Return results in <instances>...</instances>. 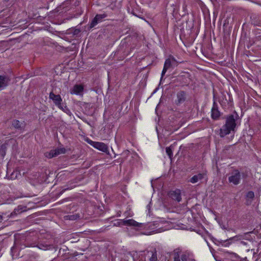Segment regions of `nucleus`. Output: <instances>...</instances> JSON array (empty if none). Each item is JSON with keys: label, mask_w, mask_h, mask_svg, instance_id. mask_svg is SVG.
<instances>
[{"label": "nucleus", "mask_w": 261, "mask_h": 261, "mask_svg": "<svg viewBox=\"0 0 261 261\" xmlns=\"http://www.w3.org/2000/svg\"><path fill=\"white\" fill-rule=\"evenodd\" d=\"M234 115L231 114L226 117L225 124L220 129V136L221 137H224L230 134L231 130H234L237 125L236 119L239 117L238 114L236 112H234Z\"/></svg>", "instance_id": "obj_1"}, {"label": "nucleus", "mask_w": 261, "mask_h": 261, "mask_svg": "<svg viewBox=\"0 0 261 261\" xmlns=\"http://www.w3.org/2000/svg\"><path fill=\"white\" fill-rule=\"evenodd\" d=\"M86 153L85 151L79 146L66 148V160H76Z\"/></svg>", "instance_id": "obj_2"}, {"label": "nucleus", "mask_w": 261, "mask_h": 261, "mask_svg": "<svg viewBox=\"0 0 261 261\" xmlns=\"http://www.w3.org/2000/svg\"><path fill=\"white\" fill-rule=\"evenodd\" d=\"M87 143L93 146L94 148L103 152L109 153L108 146L102 142H94L89 138L86 140Z\"/></svg>", "instance_id": "obj_3"}, {"label": "nucleus", "mask_w": 261, "mask_h": 261, "mask_svg": "<svg viewBox=\"0 0 261 261\" xmlns=\"http://www.w3.org/2000/svg\"><path fill=\"white\" fill-rule=\"evenodd\" d=\"M241 179V174L238 170H233L231 175L228 177V181L233 183L234 185H237L240 183Z\"/></svg>", "instance_id": "obj_4"}, {"label": "nucleus", "mask_w": 261, "mask_h": 261, "mask_svg": "<svg viewBox=\"0 0 261 261\" xmlns=\"http://www.w3.org/2000/svg\"><path fill=\"white\" fill-rule=\"evenodd\" d=\"M65 152V149L64 148H56L55 149L51 150L49 151L46 152L44 154L45 157L51 159L58 155L63 154Z\"/></svg>", "instance_id": "obj_5"}, {"label": "nucleus", "mask_w": 261, "mask_h": 261, "mask_svg": "<svg viewBox=\"0 0 261 261\" xmlns=\"http://www.w3.org/2000/svg\"><path fill=\"white\" fill-rule=\"evenodd\" d=\"M176 96L177 100H175V103L176 105L179 106L183 103L186 100L187 94L186 92L180 90L177 93Z\"/></svg>", "instance_id": "obj_6"}, {"label": "nucleus", "mask_w": 261, "mask_h": 261, "mask_svg": "<svg viewBox=\"0 0 261 261\" xmlns=\"http://www.w3.org/2000/svg\"><path fill=\"white\" fill-rule=\"evenodd\" d=\"M168 196L172 200L179 202L181 200V191L179 189L174 191H170L168 193Z\"/></svg>", "instance_id": "obj_7"}, {"label": "nucleus", "mask_w": 261, "mask_h": 261, "mask_svg": "<svg viewBox=\"0 0 261 261\" xmlns=\"http://www.w3.org/2000/svg\"><path fill=\"white\" fill-rule=\"evenodd\" d=\"M107 14L105 13L102 14H96L95 17L92 20L89 29H91L94 28L98 23L101 22L102 21V19L107 17Z\"/></svg>", "instance_id": "obj_8"}, {"label": "nucleus", "mask_w": 261, "mask_h": 261, "mask_svg": "<svg viewBox=\"0 0 261 261\" xmlns=\"http://www.w3.org/2000/svg\"><path fill=\"white\" fill-rule=\"evenodd\" d=\"M84 87L82 84H75L70 89L71 94H76L82 96L83 95Z\"/></svg>", "instance_id": "obj_9"}, {"label": "nucleus", "mask_w": 261, "mask_h": 261, "mask_svg": "<svg viewBox=\"0 0 261 261\" xmlns=\"http://www.w3.org/2000/svg\"><path fill=\"white\" fill-rule=\"evenodd\" d=\"M212 118L214 120H217L220 116V112L218 110V107L217 103L214 101L213 107L212 109Z\"/></svg>", "instance_id": "obj_10"}, {"label": "nucleus", "mask_w": 261, "mask_h": 261, "mask_svg": "<svg viewBox=\"0 0 261 261\" xmlns=\"http://www.w3.org/2000/svg\"><path fill=\"white\" fill-rule=\"evenodd\" d=\"M49 98L51 99L56 103V105L63 111H64L63 108L61 107V98L59 95H55L53 93H50L49 95Z\"/></svg>", "instance_id": "obj_11"}, {"label": "nucleus", "mask_w": 261, "mask_h": 261, "mask_svg": "<svg viewBox=\"0 0 261 261\" xmlns=\"http://www.w3.org/2000/svg\"><path fill=\"white\" fill-rule=\"evenodd\" d=\"M122 224L124 225L133 226L138 227H141L143 226L142 223H138L133 219L123 220L122 221Z\"/></svg>", "instance_id": "obj_12"}, {"label": "nucleus", "mask_w": 261, "mask_h": 261, "mask_svg": "<svg viewBox=\"0 0 261 261\" xmlns=\"http://www.w3.org/2000/svg\"><path fill=\"white\" fill-rule=\"evenodd\" d=\"M10 80L9 77L5 75H0V88H4L6 87Z\"/></svg>", "instance_id": "obj_13"}, {"label": "nucleus", "mask_w": 261, "mask_h": 261, "mask_svg": "<svg viewBox=\"0 0 261 261\" xmlns=\"http://www.w3.org/2000/svg\"><path fill=\"white\" fill-rule=\"evenodd\" d=\"M204 178V174L199 173L197 175H194L190 179V181L192 183H196L199 180H201Z\"/></svg>", "instance_id": "obj_14"}, {"label": "nucleus", "mask_w": 261, "mask_h": 261, "mask_svg": "<svg viewBox=\"0 0 261 261\" xmlns=\"http://www.w3.org/2000/svg\"><path fill=\"white\" fill-rule=\"evenodd\" d=\"M246 197L248 199L246 201V204L249 205L251 204L252 199L254 197V194L253 191H249L246 194Z\"/></svg>", "instance_id": "obj_15"}, {"label": "nucleus", "mask_w": 261, "mask_h": 261, "mask_svg": "<svg viewBox=\"0 0 261 261\" xmlns=\"http://www.w3.org/2000/svg\"><path fill=\"white\" fill-rule=\"evenodd\" d=\"M251 23L254 25L261 27V16L253 17L251 20Z\"/></svg>", "instance_id": "obj_16"}, {"label": "nucleus", "mask_w": 261, "mask_h": 261, "mask_svg": "<svg viewBox=\"0 0 261 261\" xmlns=\"http://www.w3.org/2000/svg\"><path fill=\"white\" fill-rule=\"evenodd\" d=\"M171 67H172V62L171 61V59L169 58L165 61L164 68L167 70L168 69Z\"/></svg>", "instance_id": "obj_17"}, {"label": "nucleus", "mask_w": 261, "mask_h": 261, "mask_svg": "<svg viewBox=\"0 0 261 261\" xmlns=\"http://www.w3.org/2000/svg\"><path fill=\"white\" fill-rule=\"evenodd\" d=\"M80 217V216L78 214H73V215H66V220H76L78 218Z\"/></svg>", "instance_id": "obj_18"}, {"label": "nucleus", "mask_w": 261, "mask_h": 261, "mask_svg": "<svg viewBox=\"0 0 261 261\" xmlns=\"http://www.w3.org/2000/svg\"><path fill=\"white\" fill-rule=\"evenodd\" d=\"M166 151L169 157L171 159L173 156L172 146L167 147L166 148Z\"/></svg>", "instance_id": "obj_19"}, {"label": "nucleus", "mask_w": 261, "mask_h": 261, "mask_svg": "<svg viewBox=\"0 0 261 261\" xmlns=\"http://www.w3.org/2000/svg\"><path fill=\"white\" fill-rule=\"evenodd\" d=\"M157 253L156 251L154 249V252L152 253V256L150 258V261H157Z\"/></svg>", "instance_id": "obj_20"}, {"label": "nucleus", "mask_w": 261, "mask_h": 261, "mask_svg": "<svg viewBox=\"0 0 261 261\" xmlns=\"http://www.w3.org/2000/svg\"><path fill=\"white\" fill-rule=\"evenodd\" d=\"M189 258V253H185L182 254L181 256V259L182 261H187Z\"/></svg>", "instance_id": "obj_21"}, {"label": "nucleus", "mask_w": 261, "mask_h": 261, "mask_svg": "<svg viewBox=\"0 0 261 261\" xmlns=\"http://www.w3.org/2000/svg\"><path fill=\"white\" fill-rule=\"evenodd\" d=\"M237 258L240 259V261H248L247 257L241 258L237 254L235 253H232Z\"/></svg>", "instance_id": "obj_22"}, {"label": "nucleus", "mask_w": 261, "mask_h": 261, "mask_svg": "<svg viewBox=\"0 0 261 261\" xmlns=\"http://www.w3.org/2000/svg\"><path fill=\"white\" fill-rule=\"evenodd\" d=\"M181 252V250L179 248H176L174 250V252L175 254V256H179V253Z\"/></svg>", "instance_id": "obj_23"}, {"label": "nucleus", "mask_w": 261, "mask_h": 261, "mask_svg": "<svg viewBox=\"0 0 261 261\" xmlns=\"http://www.w3.org/2000/svg\"><path fill=\"white\" fill-rule=\"evenodd\" d=\"M170 59H171V61L172 62V67L176 66L177 65V62H176L175 59L173 57H172V58H170Z\"/></svg>", "instance_id": "obj_24"}, {"label": "nucleus", "mask_w": 261, "mask_h": 261, "mask_svg": "<svg viewBox=\"0 0 261 261\" xmlns=\"http://www.w3.org/2000/svg\"><path fill=\"white\" fill-rule=\"evenodd\" d=\"M19 121H18V120H14L13 121V124L14 125V126L15 127H20V125H19Z\"/></svg>", "instance_id": "obj_25"}, {"label": "nucleus", "mask_w": 261, "mask_h": 261, "mask_svg": "<svg viewBox=\"0 0 261 261\" xmlns=\"http://www.w3.org/2000/svg\"><path fill=\"white\" fill-rule=\"evenodd\" d=\"M80 32V31L78 29H75L74 30L73 33V35H77L79 32Z\"/></svg>", "instance_id": "obj_26"}, {"label": "nucleus", "mask_w": 261, "mask_h": 261, "mask_svg": "<svg viewBox=\"0 0 261 261\" xmlns=\"http://www.w3.org/2000/svg\"><path fill=\"white\" fill-rule=\"evenodd\" d=\"M167 70H166V69L163 68V70L162 72V77L161 78H163L164 75L165 74V73L167 71Z\"/></svg>", "instance_id": "obj_27"}, {"label": "nucleus", "mask_w": 261, "mask_h": 261, "mask_svg": "<svg viewBox=\"0 0 261 261\" xmlns=\"http://www.w3.org/2000/svg\"><path fill=\"white\" fill-rule=\"evenodd\" d=\"M72 30H71L70 29L66 30V35L70 34L72 33Z\"/></svg>", "instance_id": "obj_28"}, {"label": "nucleus", "mask_w": 261, "mask_h": 261, "mask_svg": "<svg viewBox=\"0 0 261 261\" xmlns=\"http://www.w3.org/2000/svg\"><path fill=\"white\" fill-rule=\"evenodd\" d=\"M174 261H180L179 259V256H175L174 257Z\"/></svg>", "instance_id": "obj_29"}, {"label": "nucleus", "mask_w": 261, "mask_h": 261, "mask_svg": "<svg viewBox=\"0 0 261 261\" xmlns=\"http://www.w3.org/2000/svg\"><path fill=\"white\" fill-rule=\"evenodd\" d=\"M233 239V238H231L229 239L226 240L224 241V243L228 242L229 240H232Z\"/></svg>", "instance_id": "obj_30"}, {"label": "nucleus", "mask_w": 261, "mask_h": 261, "mask_svg": "<svg viewBox=\"0 0 261 261\" xmlns=\"http://www.w3.org/2000/svg\"><path fill=\"white\" fill-rule=\"evenodd\" d=\"M69 113L70 112V111L68 109H66V113L67 114H69Z\"/></svg>", "instance_id": "obj_31"}, {"label": "nucleus", "mask_w": 261, "mask_h": 261, "mask_svg": "<svg viewBox=\"0 0 261 261\" xmlns=\"http://www.w3.org/2000/svg\"><path fill=\"white\" fill-rule=\"evenodd\" d=\"M230 244L229 242L226 243V244L225 245V246H227Z\"/></svg>", "instance_id": "obj_32"}, {"label": "nucleus", "mask_w": 261, "mask_h": 261, "mask_svg": "<svg viewBox=\"0 0 261 261\" xmlns=\"http://www.w3.org/2000/svg\"><path fill=\"white\" fill-rule=\"evenodd\" d=\"M256 252H254V253H253V256H255V255H256Z\"/></svg>", "instance_id": "obj_33"}, {"label": "nucleus", "mask_w": 261, "mask_h": 261, "mask_svg": "<svg viewBox=\"0 0 261 261\" xmlns=\"http://www.w3.org/2000/svg\"><path fill=\"white\" fill-rule=\"evenodd\" d=\"M66 53L68 51V47H66Z\"/></svg>", "instance_id": "obj_34"}, {"label": "nucleus", "mask_w": 261, "mask_h": 261, "mask_svg": "<svg viewBox=\"0 0 261 261\" xmlns=\"http://www.w3.org/2000/svg\"><path fill=\"white\" fill-rule=\"evenodd\" d=\"M47 249V247H46V248H44V249H44V250H46Z\"/></svg>", "instance_id": "obj_35"}]
</instances>
